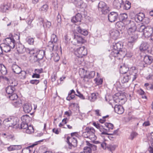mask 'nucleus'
<instances>
[{"label":"nucleus","instance_id":"3c124183","mask_svg":"<svg viewBox=\"0 0 153 153\" xmlns=\"http://www.w3.org/2000/svg\"><path fill=\"white\" fill-rule=\"evenodd\" d=\"M130 78L131 77L129 75L124 76L122 78L121 82L123 83L128 82Z\"/></svg>","mask_w":153,"mask_h":153},{"label":"nucleus","instance_id":"f3484780","mask_svg":"<svg viewBox=\"0 0 153 153\" xmlns=\"http://www.w3.org/2000/svg\"><path fill=\"white\" fill-rule=\"evenodd\" d=\"M149 47V45L148 42L142 41L139 46V48L140 50L142 52L147 50Z\"/></svg>","mask_w":153,"mask_h":153},{"label":"nucleus","instance_id":"09e8293b","mask_svg":"<svg viewBox=\"0 0 153 153\" xmlns=\"http://www.w3.org/2000/svg\"><path fill=\"white\" fill-rule=\"evenodd\" d=\"M56 20L57 22V26L58 28H59L61 27V16L59 13L56 17Z\"/></svg>","mask_w":153,"mask_h":153},{"label":"nucleus","instance_id":"de8ad7c7","mask_svg":"<svg viewBox=\"0 0 153 153\" xmlns=\"http://www.w3.org/2000/svg\"><path fill=\"white\" fill-rule=\"evenodd\" d=\"M86 143L87 146H90L91 151L92 150L94 151L97 149V147L96 146L93 144H91L88 141H86Z\"/></svg>","mask_w":153,"mask_h":153},{"label":"nucleus","instance_id":"774afa93","mask_svg":"<svg viewBox=\"0 0 153 153\" xmlns=\"http://www.w3.org/2000/svg\"><path fill=\"white\" fill-rule=\"evenodd\" d=\"M94 80L96 81V82L97 85H100L102 83L103 80L101 78L99 79L95 78L94 79Z\"/></svg>","mask_w":153,"mask_h":153},{"label":"nucleus","instance_id":"a19ab883","mask_svg":"<svg viewBox=\"0 0 153 153\" xmlns=\"http://www.w3.org/2000/svg\"><path fill=\"white\" fill-rule=\"evenodd\" d=\"M8 97L10 100H12L13 101V102L15 101L19 98L18 96L16 94V93H15L10 95Z\"/></svg>","mask_w":153,"mask_h":153},{"label":"nucleus","instance_id":"49530a36","mask_svg":"<svg viewBox=\"0 0 153 153\" xmlns=\"http://www.w3.org/2000/svg\"><path fill=\"white\" fill-rule=\"evenodd\" d=\"M48 9V6L47 4L43 5L40 8L39 10L42 12H46Z\"/></svg>","mask_w":153,"mask_h":153},{"label":"nucleus","instance_id":"7ed1b4c3","mask_svg":"<svg viewBox=\"0 0 153 153\" xmlns=\"http://www.w3.org/2000/svg\"><path fill=\"white\" fill-rule=\"evenodd\" d=\"M66 141L68 144L69 149H73L77 146V141L76 137H68Z\"/></svg>","mask_w":153,"mask_h":153},{"label":"nucleus","instance_id":"6e6552de","mask_svg":"<svg viewBox=\"0 0 153 153\" xmlns=\"http://www.w3.org/2000/svg\"><path fill=\"white\" fill-rule=\"evenodd\" d=\"M98 6L99 10L101 11L103 14H105L109 11V7L103 1L100 2Z\"/></svg>","mask_w":153,"mask_h":153},{"label":"nucleus","instance_id":"39448f33","mask_svg":"<svg viewBox=\"0 0 153 153\" xmlns=\"http://www.w3.org/2000/svg\"><path fill=\"white\" fill-rule=\"evenodd\" d=\"M75 53L77 57H83L87 55V49L84 46L81 47L76 49L75 51Z\"/></svg>","mask_w":153,"mask_h":153},{"label":"nucleus","instance_id":"0e129e2a","mask_svg":"<svg viewBox=\"0 0 153 153\" xmlns=\"http://www.w3.org/2000/svg\"><path fill=\"white\" fill-rule=\"evenodd\" d=\"M26 72L25 71H22L21 70V72L19 74L20 76L21 77L20 78L21 79H25L26 78Z\"/></svg>","mask_w":153,"mask_h":153},{"label":"nucleus","instance_id":"e2e57ef3","mask_svg":"<svg viewBox=\"0 0 153 153\" xmlns=\"http://www.w3.org/2000/svg\"><path fill=\"white\" fill-rule=\"evenodd\" d=\"M116 148V146L115 145H108L107 146V149L111 151L114 150Z\"/></svg>","mask_w":153,"mask_h":153},{"label":"nucleus","instance_id":"052dcab7","mask_svg":"<svg viewBox=\"0 0 153 153\" xmlns=\"http://www.w3.org/2000/svg\"><path fill=\"white\" fill-rule=\"evenodd\" d=\"M54 42L50 41L48 42V47L49 48V50L53 51V48L54 46Z\"/></svg>","mask_w":153,"mask_h":153},{"label":"nucleus","instance_id":"13d9d810","mask_svg":"<svg viewBox=\"0 0 153 153\" xmlns=\"http://www.w3.org/2000/svg\"><path fill=\"white\" fill-rule=\"evenodd\" d=\"M26 42L29 45H33L34 42V39L33 38L27 37L26 39Z\"/></svg>","mask_w":153,"mask_h":153},{"label":"nucleus","instance_id":"9d476101","mask_svg":"<svg viewBox=\"0 0 153 153\" xmlns=\"http://www.w3.org/2000/svg\"><path fill=\"white\" fill-rule=\"evenodd\" d=\"M118 18V13L115 12H111L108 15V19L111 22L117 21Z\"/></svg>","mask_w":153,"mask_h":153},{"label":"nucleus","instance_id":"680f3d73","mask_svg":"<svg viewBox=\"0 0 153 153\" xmlns=\"http://www.w3.org/2000/svg\"><path fill=\"white\" fill-rule=\"evenodd\" d=\"M136 29H133V28H128V33L129 35L132 34H137L136 33Z\"/></svg>","mask_w":153,"mask_h":153},{"label":"nucleus","instance_id":"9b49d317","mask_svg":"<svg viewBox=\"0 0 153 153\" xmlns=\"http://www.w3.org/2000/svg\"><path fill=\"white\" fill-rule=\"evenodd\" d=\"M7 39H9L11 43H13V45H14L15 47L16 44V41L19 40L20 37L19 35L17 34L13 35L10 34L9 35V37L6 38Z\"/></svg>","mask_w":153,"mask_h":153},{"label":"nucleus","instance_id":"6ab92c4d","mask_svg":"<svg viewBox=\"0 0 153 153\" xmlns=\"http://www.w3.org/2000/svg\"><path fill=\"white\" fill-rule=\"evenodd\" d=\"M16 118L14 117H11L5 120V121L7 122H9L8 124L9 127L15 125L16 123Z\"/></svg>","mask_w":153,"mask_h":153},{"label":"nucleus","instance_id":"f03ea898","mask_svg":"<svg viewBox=\"0 0 153 153\" xmlns=\"http://www.w3.org/2000/svg\"><path fill=\"white\" fill-rule=\"evenodd\" d=\"M18 127L20 129H25L26 132L28 134H30L34 131L33 128L32 126H28L27 122H22L18 125Z\"/></svg>","mask_w":153,"mask_h":153},{"label":"nucleus","instance_id":"1a4fd4ad","mask_svg":"<svg viewBox=\"0 0 153 153\" xmlns=\"http://www.w3.org/2000/svg\"><path fill=\"white\" fill-rule=\"evenodd\" d=\"M129 74H130L131 77L132 78V81H134L137 78L138 74L137 69L135 67H132L129 68L128 70Z\"/></svg>","mask_w":153,"mask_h":153},{"label":"nucleus","instance_id":"a18cd8bd","mask_svg":"<svg viewBox=\"0 0 153 153\" xmlns=\"http://www.w3.org/2000/svg\"><path fill=\"white\" fill-rule=\"evenodd\" d=\"M146 27V26L144 25H139L137 26V29L138 31L143 33L144 32Z\"/></svg>","mask_w":153,"mask_h":153},{"label":"nucleus","instance_id":"f8f14e48","mask_svg":"<svg viewBox=\"0 0 153 153\" xmlns=\"http://www.w3.org/2000/svg\"><path fill=\"white\" fill-rule=\"evenodd\" d=\"M153 28L150 26H147L146 27L143 34L146 38H148L151 36L153 33Z\"/></svg>","mask_w":153,"mask_h":153},{"label":"nucleus","instance_id":"8fccbe9b","mask_svg":"<svg viewBox=\"0 0 153 153\" xmlns=\"http://www.w3.org/2000/svg\"><path fill=\"white\" fill-rule=\"evenodd\" d=\"M131 3L128 1H126L125 5H123V9L126 10H128L131 7Z\"/></svg>","mask_w":153,"mask_h":153},{"label":"nucleus","instance_id":"338daca9","mask_svg":"<svg viewBox=\"0 0 153 153\" xmlns=\"http://www.w3.org/2000/svg\"><path fill=\"white\" fill-rule=\"evenodd\" d=\"M123 54H124V56H126L127 57H130L133 55V53L131 51H128L126 53L123 52Z\"/></svg>","mask_w":153,"mask_h":153},{"label":"nucleus","instance_id":"a878e982","mask_svg":"<svg viewBox=\"0 0 153 153\" xmlns=\"http://www.w3.org/2000/svg\"><path fill=\"white\" fill-rule=\"evenodd\" d=\"M113 46L114 49L118 51H123L121 49L123 47V45L121 42L113 43Z\"/></svg>","mask_w":153,"mask_h":153},{"label":"nucleus","instance_id":"2eb2a0df","mask_svg":"<svg viewBox=\"0 0 153 153\" xmlns=\"http://www.w3.org/2000/svg\"><path fill=\"white\" fill-rule=\"evenodd\" d=\"M124 54H123V51H118V50L113 49L111 52L110 55L114 57L117 56H122L123 57H124Z\"/></svg>","mask_w":153,"mask_h":153},{"label":"nucleus","instance_id":"ea45409f","mask_svg":"<svg viewBox=\"0 0 153 153\" xmlns=\"http://www.w3.org/2000/svg\"><path fill=\"white\" fill-rule=\"evenodd\" d=\"M52 50H47L46 51V54L45 55L49 59H51L53 56L54 55L53 53Z\"/></svg>","mask_w":153,"mask_h":153},{"label":"nucleus","instance_id":"0eeeda50","mask_svg":"<svg viewBox=\"0 0 153 153\" xmlns=\"http://www.w3.org/2000/svg\"><path fill=\"white\" fill-rule=\"evenodd\" d=\"M135 19L137 22L142 21L146 24H148L149 19L147 17H145V15L142 13H139L135 16Z\"/></svg>","mask_w":153,"mask_h":153},{"label":"nucleus","instance_id":"aec40b11","mask_svg":"<svg viewBox=\"0 0 153 153\" xmlns=\"http://www.w3.org/2000/svg\"><path fill=\"white\" fill-rule=\"evenodd\" d=\"M45 52L43 50H40L36 52L35 55L39 62L41 60H42L44 55H45Z\"/></svg>","mask_w":153,"mask_h":153},{"label":"nucleus","instance_id":"37998d69","mask_svg":"<svg viewBox=\"0 0 153 153\" xmlns=\"http://www.w3.org/2000/svg\"><path fill=\"white\" fill-rule=\"evenodd\" d=\"M29 59L30 61L32 63H35L36 62L40 63L39 62L38 59H37L35 54L30 56L29 58Z\"/></svg>","mask_w":153,"mask_h":153},{"label":"nucleus","instance_id":"58836bf2","mask_svg":"<svg viewBox=\"0 0 153 153\" xmlns=\"http://www.w3.org/2000/svg\"><path fill=\"white\" fill-rule=\"evenodd\" d=\"M13 105L15 107H19L22 105V101L19 98L12 102Z\"/></svg>","mask_w":153,"mask_h":153},{"label":"nucleus","instance_id":"c9c22d12","mask_svg":"<svg viewBox=\"0 0 153 153\" xmlns=\"http://www.w3.org/2000/svg\"><path fill=\"white\" fill-rule=\"evenodd\" d=\"M93 125L95 126L97 128L99 129L101 133H104V130H105V128L102 125L94 122L93 123Z\"/></svg>","mask_w":153,"mask_h":153},{"label":"nucleus","instance_id":"ddd939ff","mask_svg":"<svg viewBox=\"0 0 153 153\" xmlns=\"http://www.w3.org/2000/svg\"><path fill=\"white\" fill-rule=\"evenodd\" d=\"M16 85H10L8 86L5 88L6 93L7 94L10 95L15 93H16V90L15 88Z\"/></svg>","mask_w":153,"mask_h":153},{"label":"nucleus","instance_id":"20e7f679","mask_svg":"<svg viewBox=\"0 0 153 153\" xmlns=\"http://www.w3.org/2000/svg\"><path fill=\"white\" fill-rule=\"evenodd\" d=\"M85 42V40L82 36L78 33L74 34L73 39L72 41V42H73L74 45H76L77 44H82Z\"/></svg>","mask_w":153,"mask_h":153},{"label":"nucleus","instance_id":"a211bd4d","mask_svg":"<svg viewBox=\"0 0 153 153\" xmlns=\"http://www.w3.org/2000/svg\"><path fill=\"white\" fill-rule=\"evenodd\" d=\"M124 4L123 0H114L113 2L114 7L119 9Z\"/></svg>","mask_w":153,"mask_h":153},{"label":"nucleus","instance_id":"cd10ccee","mask_svg":"<svg viewBox=\"0 0 153 153\" xmlns=\"http://www.w3.org/2000/svg\"><path fill=\"white\" fill-rule=\"evenodd\" d=\"M81 26L82 25L80 24L77 27L76 30L79 33L83 35H87L88 34V31L86 30L82 29Z\"/></svg>","mask_w":153,"mask_h":153},{"label":"nucleus","instance_id":"4468645a","mask_svg":"<svg viewBox=\"0 0 153 153\" xmlns=\"http://www.w3.org/2000/svg\"><path fill=\"white\" fill-rule=\"evenodd\" d=\"M129 67L127 62H125L122 65L120 66V72L121 74H125L128 71Z\"/></svg>","mask_w":153,"mask_h":153},{"label":"nucleus","instance_id":"5701e85b","mask_svg":"<svg viewBox=\"0 0 153 153\" xmlns=\"http://www.w3.org/2000/svg\"><path fill=\"white\" fill-rule=\"evenodd\" d=\"M16 49L19 53H22L26 51V48L24 45L20 43H18L16 45Z\"/></svg>","mask_w":153,"mask_h":153},{"label":"nucleus","instance_id":"7c9ffc66","mask_svg":"<svg viewBox=\"0 0 153 153\" xmlns=\"http://www.w3.org/2000/svg\"><path fill=\"white\" fill-rule=\"evenodd\" d=\"M91 127H87L85 129V131L82 134V136L85 138H88L91 131Z\"/></svg>","mask_w":153,"mask_h":153},{"label":"nucleus","instance_id":"423d86ee","mask_svg":"<svg viewBox=\"0 0 153 153\" xmlns=\"http://www.w3.org/2000/svg\"><path fill=\"white\" fill-rule=\"evenodd\" d=\"M125 97L122 93H118L115 94L113 97L114 103H124V99Z\"/></svg>","mask_w":153,"mask_h":153},{"label":"nucleus","instance_id":"b1692460","mask_svg":"<svg viewBox=\"0 0 153 153\" xmlns=\"http://www.w3.org/2000/svg\"><path fill=\"white\" fill-rule=\"evenodd\" d=\"M115 111L119 114H123L124 111V109L121 105L116 104L114 107Z\"/></svg>","mask_w":153,"mask_h":153},{"label":"nucleus","instance_id":"c85d7f7f","mask_svg":"<svg viewBox=\"0 0 153 153\" xmlns=\"http://www.w3.org/2000/svg\"><path fill=\"white\" fill-rule=\"evenodd\" d=\"M118 18L120 21L126 23V22L128 21L127 19L128 18V15L126 13L121 14L118 16Z\"/></svg>","mask_w":153,"mask_h":153},{"label":"nucleus","instance_id":"393cba45","mask_svg":"<svg viewBox=\"0 0 153 153\" xmlns=\"http://www.w3.org/2000/svg\"><path fill=\"white\" fill-rule=\"evenodd\" d=\"M126 27L128 28H133V29H137L136 24L135 22L131 20H128L126 23Z\"/></svg>","mask_w":153,"mask_h":153},{"label":"nucleus","instance_id":"5fc2aeb1","mask_svg":"<svg viewBox=\"0 0 153 153\" xmlns=\"http://www.w3.org/2000/svg\"><path fill=\"white\" fill-rule=\"evenodd\" d=\"M58 40V38L54 34L51 35V41L56 43Z\"/></svg>","mask_w":153,"mask_h":153},{"label":"nucleus","instance_id":"dca6fc26","mask_svg":"<svg viewBox=\"0 0 153 153\" xmlns=\"http://www.w3.org/2000/svg\"><path fill=\"white\" fill-rule=\"evenodd\" d=\"M120 32L118 30L114 29L110 31V35L111 37L114 39H118L120 35Z\"/></svg>","mask_w":153,"mask_h":153},{"label":"nucleus","instance_id":"e433bc0d","mask_svg":"<svg viewBox=\"0 0 153 153\" xmlns=\"http://www.w3.org/2000/svg\"><path fill=\"white\" fill-rule=\"evenodd\" d=\"M95 132V129L93 127H92L91 131H90V133L88 138L91 140H95L96 138V137L94 134Z\"/></svg>","mask_w":153,"mask_h":153},{"label":"nucleus","instance_id":"6e6d98bb","mask_svg":"<svg viewBox=\"0 0 153 153\" xmlns=\"http://www.w3.org/2000/svg\"><path fill=\"white\" fill-rule=\"evenodd\" d=\"M84 153H92V151L90 146H87L84 147Z\"/></svg>","mask_w":153,"mask_h":153},{"label":"nucleus","instance_id":"4d7b16f0","mask_svg":"<svg viewBox=\"0 0 153 153\" xmlns=\"http://www.w3.org/2000/svg\"><path fill=\"white\" fill-rule=\"evenodd\" d=\"M105 126L108 129H113L114 128L113 125L110 123H106L105 124Z\"/></svg>","mask_w":153,"mask_h":153},{"label":"nucleus","instance_id":"864d4df0","mask_svg":"<svg viewBox=\"0 0 153 153\" xmlns=\"http://www.w3.org/2000/svg\"><path fill=\"white\" fill-rule=\"evenodd\" d=\"M82 57H77L75 58V63L77 64H80L81 63V62L82 61H83V59L82 58Z\"/></svg>","mask_w":153,"mask_h":153},{"label":"nucleus","instance_id":"f704fd0d","mask_svg":"<svg viewBox=\"0 0 153 153\" xmlns=\"http://www.w3.org/2000/svg\"><path fill=\"white\" fill-rule=\"evenodd\" d=\"M93 125L95 126L97 128L99 129L101 133H104V130H105V128L102 125L94 122L93 123Z\"/></svg>","mask_w":153,"mask_h":153},{"label":"nucleus","instance_id":"4be33fe9","mask_svg":"<svg viewBox=\"0 0 153 153\" xmlns=\"http://www.w3.org/2000/svg\"><path fill=\"white\" fill-rule=\"evenodd\" d=\"M82 16L81 14L78 13L76 16L72 17L71 19V21L74 23H76L81 22Z\"/></svg>","mask_w":153,"mask_h":153},{"label":"nucleus","instance_id":"f257e3e1","mask_svg":"<svg viewBox=\"0 0 153 153\" xmlns=\"http://www.w3.org/2000/svg\"><path fill=\"white\" fill-rule=\"evenodd\" d=\"M0 45L2 51L5 52L10 51L11 49H13L15 47L14 45H13V43H11L10 40L7 38L5 39L4 43Z\"/></svg>","mask_w":153,"mask_h":153},{"label":"nucleus","instance_id":"603ef678","mask_svg":"<svg viewBox=\"0 0 153 153\" xmlns=\"http://www.w3.org/2000/svg\"><path fill=\"white\" fill-rule=\"evenodd\" d=\"M138 135L137 133L135 131H132L129 137V139L131 140H133L134 138L136 137Z\"/></svg>","mask_w":153,"mask_h":153},{"label":"nucleus","instance_id":"79ce46f5","mask_svg":"<svg viewBox=\"0 0 153 153\" xmlns=\"http://www.w3.org/2000/svg\"><path fill=\"white\" fill-rule=\"evenodd\" d=\"M0 72L3 75H5L7 73V70L4 65H0Z\"/></svg>","mask_w":153,"mask_h":153},{"label":"nucleus","instance_id":"bf43d9fd","mask_svg":"<svg viewBox=\"0 0 153 153\" xmlns=\"http://www.w3.org/2000/svg\"><path fill=\"white\" fill-rule=\"evenodd\" d=\"M89 99L92 102L94 101L97 99V96L95 93H92L91 95L89 97Z\"/></svg>","mask_w":153,"mask_h":153},{"label":"nucleus","instance_id":"c756f323","mask_svg":"<svg viewBox=\"0 0 153 153\" xmlns=\"http://www.w3.org/2000/svg\"><path fill=\"white\" fill-rule=\"evenodd\" d=\"M128 39V42L133 43L135 42L138 37L137 34L129 35Z\"/></svg>","mask_w":153,"mask_h":153},{"label":"nucleus","instance_id":"69168bd1","mask_svg":"<svg viewBox=\"0 0 153 153\" xmlns=\"http://www.w3.org/2000/svg\"><path fill=\"white\" fill-rule=\"evenodd\" d=\"M51 23L49 21H47L45 24H43V26L44 28L45 27L46 28H49L51 27Z\"/></svg>","mask_w":153,"mask_h":153},{"label":"nucleus","instance_id":"4c0bfd02","mask_svg":"<svg viewBox=\"0 0 153 153\" xmlns=\"http://www.w3.org/2000/svg\"><path fill=\"white\" fill-rule=\"evenodd\" d=\"M36 145V144H34L23 149L22 150V153H31V150L30 149V148L33 147Z\"/></svg>","mask_w":153,"mask_h":153},{"label":"nucleus","instance_id":"473e14b6","mask_svg":"<svg viewBox=\"0 0 153 153\" xmlns=\"http://www.w3.org/2000/svg\"><path fill=\"white\" fill-rule=\"evenodd\" d=\"M21 148L20 145H11L7 147V149L9 151H12L20 149Z\"/></svg>","mask_w":153,"mask_h":153},{"label":"nucleus","instance_id":"72a5a7b5","mask_svg":"<svg viewBox=\"0 0 153 153\" xmlns=\"http://www.w3.org/2000/svg\"><path fill=\"white\" fill-rule=\"evenodd\" d=\"M95 73L94 71H91L90 72H86V74L84 76V78H87L91 79L93 78L95 75Z\"/></svg>","mask_w":153,"mask_h":153},{"label":"nucleus","instance_id":"412c9836","mask_svg":"<svg viewBox=\"0 0 153 153\" xmlns=\"http://www.w3.org/2000/svg\"><path fill=\"white\" fill-rule=\"evenodd\" d=\"M153 57L150 55H146L144 56L143 61L146 64L149 65L152 62Z\"/></svg>","mask_w":153,"mask_h":153},{"label":"nucleus","instance_id":"bb28decb","mask_svg":"<svg viewBox=\"0 0 153 153\" xmlns=\"http://www.w3.org/2000/svg\"><path fill=\"white\" fill-rule=\"evenodd\" d=\"M24 111L26 113H29L32 109V107L30 104L25 103L23 105Z\"/></svg>","mask_w":153,"mask_h":153},{"label":"nucleus","instance_id":"c03bdc74","mask_svg":"<svg viewBox=\"0 0 153 153\" xmlns=\"http://www.w3.org/2000/svg\"><path fill=\"white\" fill-rule=\"evenodd\" d=\"M33 20V18L32 17H31L30 16L28 17L27 19V20L26 22L28 25V27L30 28H31L33 26V24L31 23Z\"/></svg>","mask_w":153,"mask_h":153},{"label":"nucleus","instance_id":"2f4dec72","mask_svg":"<svg viewBox=\"0 0 153 153\" xmlns=\"http://www.w3.org/2000/svg\"><path fill=\"white\" fill-rule=\"evenodd\" d=\"M12 68L13 72L16 74H19L21 72V69L20 67L16 65H13Z\"/></svg>","mask_w":153,"mask_h":153}]
</instances>
